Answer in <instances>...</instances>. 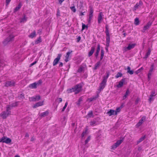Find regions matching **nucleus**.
Returning a JSON list of instances; mask_svg holds the SVG:
<instances>
[{
    "mask_svg": "<svg viewBox=\"0 0 157 157\" xmlns=\"http://www.w3.org/2000/svg\"><path fill=\"white\" fill-rule=\"evenodd\" d=\"M11 108L10 106H7L6 111H4L0 114V116L3 119H6L9 115H10Z\"/></svg>",
    "mask_w": 157,
    "mask_h": 157,
    "instance_id": "obj_1",
    "label": "nucleus"
},
{
    "mask_svg": "<svg viewBox=\"0 0 157 157\" xmlns=\"http://www.w3.org/2000/svg\"><path fill=\"white\" fill-rule=\"evenodd\" d=\"M82 86L81 84H78L72 88L71 90V92H74L75 94H77L79 92L82 90Z\"/></svg>",
    "mask_w": 157,
    "mask_h": 157,
    "instance_id": "obj_2",
    "label": "nucleus"
},
{
    "mask_svg": "<svg viewBox=\"0 0 157 157\" xmlns=\"http://www.w3.org/2000/svg\"><path fill=\"white\" fill-rule=\"evenodd\" d=\"M42 83V81L41 80H39L36 82L30 84L29 87L31 89H36L37 86L40 85Z\"/></svg>",
    "mask_w": 157,
    "mask_h": 157,
    "instance_id": "obj_3",
    "label": "nucleus"
},
{
    "mask_svg": "<svg viewBox=\"0 0 157 157\" xmlns=\"http://www.w3.org/2000/svg\"><path fill=\"white\" fill-rule=\"evenodd\" d=\"M135 45L136 44H129L128 47H125L123 48V50L124 52L129 50L135 47Z\"/></svg>",
    "mask_w": 157,
    "mask_h": 157,
    "instance_id": "obj_4",
    "label": "nucleus"
},
{
    "mask_svg": "<svg viewBox=\"0 0 157 157\" xmlns=\"http://www.w3.org/2000/svg\"><path fill=\"white\" fill-rule=\"evenodd\" d=\"M14 36L12 35H10L8 37L5 39L3 42L4 45L7 44L8 43L11 41L14 38Z\"/></svg>",
    "mask_w": 157,
    "mask_h": 157,
    "instance_id": "obj_5",
    "label": "nucleus"
},
{
    "mask_svg": "<svg viewBox=\"0 0 157 157\" xmlns=\"http://www.w3.org/2000/svg\"><path fill=\"white\" fill-rule=\"evenodd\" d=\"M62 56L61 54H58L57 57L54 59L53 63V66L56 65L59 62L60 58Z\"/></svg>",
    "mask_w": 157,
    "mask_h": 157,
    "instance_id": "obj_6",
    "label": "nucleus"
},
{
    "mask_svg": "<svg viewBox=\"0 0 157 157\" xmlns=\"http://www.w3.org/2000/svg\"><path fill=\"white\" fill-rule=\"evenodd\" d=\"M93 12L94 10L93 8L92 7H90V9L89 18L88 21V22L89 23H90V21L93 17Z\"/></svg>",
    "mask_w": 157,
    "mask_h": 157,
    "instance_id": "obj_7",
    "label": "nucleus"
},
{
    "mask_svg": "<svg viewBox=\"0 0 157 157\" xmlns=\"http://www.w3.org/2000/svg\"><path fill=\"white\" fill-rule=\"evenodd\" d=\"M145 119L146 117H142L141 119L140 120L139 122L136 125V128H138L139 126H140L145 121Z\"/></svg>",
    "mask_w": 157,
    "mask_h": 157,
    "instance_id": "obj_8",
    "label": "nucleus"
},
{
    "mask_svg": "<svg viewBox=\"0 0 157 157\" xmlns=\"http://www.w3.org/2000/svg\"><path fill=\"white\" fill-rule=\"evenodd\" d=\"M122 140L117 141L112 146V149H114L118 146L122 142Z\"/></svg>",
    "mask_w": 157,
    "mask_h": 157,
    "instance_id": "obj_9",
    "label": "nucleus"
},
{
    "mask_svg": "<svg viewBox=\"0 0 157 157\" xmlns=\"http://www.w3.org/2000/svg\"><path fill=\"white\" fill-rule=\"evenodd\" d=\"M15 84V82L13 81H8L6 82L5 86L6 87L14 86Z\"/></svg>",
    "mask_w": 157,
    "mask_h": 157,
    "instance_id": "obj_10",
    "label": "nucleus"
},
{
    "mask_svg": "<svg viewBox=\"0 0 157 157\" xmlns=\"http://www.w3.org/2000/svg\"><path fill=\"white\" fill-rule=\"evenodd\" d=\"M152 24V22L151 21L148 22L143 28V32H144L146 30L148 29Z\"/></svg>",
    "mask_w": 157,
    "mask_h": 157,
    "instance_id": "obj_11",
    "label": "nucleus"
},
{
    "mask_svg": "<svg viewBox=\"0 0 157 157\" xmlns=\"http://www.w3.org/2000/svg\"><path fill=\"white\" fill-rule=\"evenodd\" d=\"M106 82L107 81L103 79L102 82L100 84V90H103L104 88L106 85Z\"/></svg>",
    "mask_w": 157,
    "mask_h": 157,
    "instance_id": "obj_12",
    "label": "nucleus"
},
{
    "mask_svg": "<svg viewBox=\"0 0 157 157\" xmlns=\"http://www.w3.org/2000/svg\"><path fill=\"white\" fill-rule=\"evenodd\" d=\"M154 66L153 64L151 65V67L148 74V78L149 80L151 78V77L152 75V72L153 71L154 69Z\"/></svg>",
    "mask_w": 157,
    "mask_h": 157,
    "instance_id": "obj_13",
    "label": "nucleus"
},
{
    "mask_svg": "<svg viewBox=\"0 0 157 157\" xmlns=\"http://www.w3.org/2000/svg\"><path fill=\"white\" fill-rule=\"evenodd\" d=\"M40 99V96L39 95H36L35 97H33L29 98V101H38Z\"/></svg>",
    "mask_w": 157,
    "mask_h": 157,
    "instance_id": "obj_14",
    "label": "nucleus"
},
{
    "mask_svg": "<svg viewBox=\"0 0 157 157\" xmlns=\"http://www.w3.org/2000/svg\"><path fill=\"white\" fill-rule=\"evenodd\" d=\"M2 142L6 144H9L11 142V140L9 138H2Z\"/></svg>",
    "mask_w": 157,
    "mask_h": 157,
    "instance_id": "obj_15",
    "label": "nucleus"
},
{
    "mask_svg": "<svg viewBox=\"0 0 157 157\" xmlns=\"http://www.w3.org/2000/svg\"><path fill=\"white\" fill-rule=\"evenodd\" d=\"M125 78H123L119 82L117 86L118 88L121 87L123 85L124 83L125 82Z\"/></svg>",
    "mask_w": 157,
    "mask_h": 157,
    "instance_id": "obj_16",
    "label": "nucleus"
},
{
    "mask_svg": "<svg viewBox=\"0 0 157 157\" xmlns=\"http://www.w3.org/2000/svg\"><path fill=\"white\" fill-rule=\"evenodd\" d=\"M107 114H108L109 116H111L112 115H117V113L113 110L110 109L109 111L107 113Z\"/></svg>",
    "mask_w": 157,
    "mask_h": 157,
    "instance_id": "obj_17",
    "label": "nucleus"
},
{
    "mask_svg": "<svg viewBox=\"0 0 157 157\" xmlns=\"http://www.w3.org/2000/svg\"><path fill=\"white\" fill-rule=\"evenodd\" d=\"M102 15V12H100L98 15V23L99 24L103 20Z\"/></svg>",
    "mask_w": 157,
    "mask_h": 157,
    "instance_id": "obj_18",
    "label": "nucleus"
},
{
    "mask_svg": "<svg viewBox=\"0 0 157 157\" xmlns=\"http://www.w3.org/2000/svg\"><path fill=\"white\" fill-rule=\"evenodd\" d=\"M43 101L38 102L33 105V108H35L39 106H42L43 105Z\"/></svg>",
    "mask_w": 157,
    "mask_h": 157,
    "instance_id": "obj_19",
    "label": "nucleus"
},
{
    "mask_svg": "<svg viewBox=\"0 0 157 157\" xmlns=\"http://www.w3.org/2000/svg\"><path fill=\"white\" fill-rule=\"evenodd\" d=\"M106 44L107 46H109L110 43V36L109 34H106Z\"/></svg>",
    "mask_w": 157,
    "mask_h": 157,
    "instance_id": "obj_20",
    "label": "nucleus"
},
{
    "mask_svg": "<svg viewBox=\"0 0 157 157\" xmlns=\"http://www.w3.org/2000/svg\"><path fill=\"white\" fill-rule=\"evenodd\" d=\"M95 50V47L94 46H93L91 47V49L90 51L88 53V56L90 57L91 56L94 52V50Z\"/></svg>",
    "mask_w": 157,
    "mask_h": 157,
    "instance_id": "obj_21",
    "label": "nucleus"
},
{
    "mask_svg": "<svg viewBox=\"0 0 157 157\" xmlns=\"http://www.w3.org/2000/svg\"><path fill=\"white\" fill-rule=\"evenodd\" d=\"M130 93V91H129V89H128L127 90L125 94L123 96V100H124L125 98H126Z\"/></svg>",
    "mask_w": 157,
    "mask_h": 157,
    "instance_id": "obj_22",
    "label": "nucleus"
},
{
    "mask_svg": "<svg viewBox=\"0 0 157 157\" xmlns=\"http://www.w3.org/2000/svg\"><path fill=\"white\" fill-rule=\"evenodd\" d=\"M142 4V2L141 1H140L139 3H137L134 6V10H136L137 8H138L139 6H141Z\"/></svg>",
    "mask_w": 157,
    "mask_h": 157,
    "instance_id": "obj_23",
    "label": "nucleus"
},
{
    "mask_svg": "<svg viewBox=\"0 0 157 157\" xmlns=\"http://www.w3.org/2000/svg\"><path fill=\"white\" fill-rule=\"evenodd\" d=\"M130 67L128 66L127 67V73H129L130 75H132L134 73V71L133 70H131Z\"/></svg>",
    "mask_w": 157,
    "mask_h": 157,
    "instance_id": "obj_24",
    "label": "nucleus"
},
{
    "mask_svg": "<svg viewBox=\"0 0 157 157\" xmlns=\"http://www.w3.org/2000/svg\"><path fill=\"white\" fill-rule=\"evenodd\" d=\"M101 65L100 61H98L95 65V67L94 68V70L97 69Z\"/></svg>",
    "mask_w": 157,
    "mask_h": 157,
    "instance_id": "obj_25",
    "label": "nucleus"
},
{
    "mask_svg": "<svg viewBox=\"0 0 157 157\" xmlns=\"http://www.w3.org/2000/svg\"><path fill=\"white\" fill-rule=\"evenodd\" d=\"M22 6L21 4V3H19L16 7H15L14 10V12H16Z\"/></svg>",
    "mask_w": 157,
    "mask_h": 157,
    "instance_id": "obj_26",
    "label": "nucleus"
},
{
    "mask_svg": "<svg viewBox=\"0 0 157 157\" xmlns=\"http://www.w3.org/2000/svg\"><path fill=\"white\" fill-rule=\"evenodd\" d=\"M48 111H46L42 113H41L40 116L41 117H45L48 115Z\"/></svg>",
    "mask_w": 157,
    "mask_h": 157,
    "instance_id": "obj_27",
    "label": "nucleus"
},
{
    "mask_svg": "<svg viewBox=\"0 0 157 157\" xmlns=\"http://www.w3.org/2000/svg\"><path fill=\"white\" fill-rule=\"evenodd\" d=\"M86 117L87 118H90L91 117H93V112L92 111H90L87 114V115L86 116Z\"/></svg>",
    "mask_w": 157,
    "mask_h": 157,
    "instance_id": "obj_28",
    "label": "nucleus"
},
{
    "mask_svg": "<svg viewBox=\"0 0 157 157\" xmlns=\"http://www.w3.org/2000/svg\"><path fill=\"white\" fill-rule=\"evenodd\" d=\"M36 36V32L35 31H34L30 35H29V36L30 38H33L34 37H35Z\"/></svg>",
    "mask_w": 157,
    "mask_h": 157,
    "instance_id": "obj_29",
    "label": "nucleus"
},
{
    "mask_svg": "<svg viewBox=\"0 0 157 157\" xmlns=\"http://www.w3.org/2000/svg\"><path fill=\"white\" fill-rule=\"evenodd\" d=\"M18 105V102H16L14 103H13L11 104L10 105H8L7 106H10L11 109L13 107H15L17 106Z\"/></svg>",
    "mask_w": 157,
    "mask_h": 157,
    "instance_id": "obj_30",
    "label": "nucleus"
},
{
    "mask_svg": "<svg viewBox=\"0 0 157 157\" xmlns=\"http://www.w3.org/2000/svg\"><path fill=\"white\" fill-rule=\"evenodd\" d=\"M134 24L136 25H138L139 24V21L138 18H136L135 20Z\"/></svg>",
    "mask_w": 157,
    "mask_h": 157,
    "instance_id": "obj_31",
    "label": "nucleus"
},
{
    "mask_svg": "<svg viewBox=\"0 0 157 157\" xmlns=\"http://www.w3.org/2000/svg\"><path fill=\"white\" fill-rule=\"evenodd\" d=\"M145 138V136L141 137L139 140L137 141V143L138 144L141 141H143Z\"/></svg>",
    "mask_w": 157,
    "mask_h": 157,
    "instance_id": "obj_32",
    "label": "nucleus"
},
{
    "mask_svg": "<svg viewBox=\"0 0 157 157\" xmlns=\"http://www.w3.org/2000/svg\"><path fill=\"white\" fill-rule=\"evenodd\" d=\"M122 76V74L120 72H118L117 75L115 76V77L116 78H117L120 77H121Z\"/></svg>",
    "mask_w": 157,
    "mask_h": 157,
    "instance_id": "obj_33",
    "label": "nucleus"
},
{
    "mask_svg": "<svg viewBox=\"0 0 157 157\" xmlns=\"http://www.w3.org/2000/svg\"><path fill=\"white\" fill-rule=\"evenodd\" d=\"M151 51L150 49H149L148 51L146 53L144 58H147L150 55Z\"/></svg>",
    "mask_w": 157,
    "mask_h": 157,
    "instance_id": "obj_34",
    "label": "nucleus"
},
{
    "mask_svg": "<svg viewBox=\"0 0 157 157\" xmlns=\"http://www.w3.org/2000/svg\"><path fill=\"white\" fill-rule=\"evenodd\" d=\"M104 55V51L103 49L101 50V56L100 57V60L102 59Z\"/></svg>",
    "mask_w": 157,
    "mask_h": 157,
    "instance_id": "obj_35",
    "label": "nucleus"
},
{
    "mask_svg": "<svg viewBox=\"0 0 157 157\" xmlns=\"http://www.w3.org/2000/svg\"><path fill=\"white\" fill-rule=\"evenodd\" d=\"M106 74H107L106 76H104L103 77V79L107 81V79L109 75V72H107L106 73Z\"/></svg>",
    "mask_w": 157,
    "mask_h": 157,
    "instance_id": "obj_36",
    "label": "nucleus"
},
{
    "mask_svg": "<svg viewBox=\"0 0 157 157\" xmlns=\"http://www.w3.org/2000/svg\"><path fill=\"white\" fill-rule=\"evenodd\" d=\"M143 70V68L142 67L139 69H138L137 71H136L135 72V73H136V74H137L139 73H140L141 71H142Z\"/></svg>",
    "mask_w": 157,
    "mask_h": 157,
    "instance_id": "obj_37",
    "label": "nucleus"
},
{
    "mask_svg": "<svg viewBox=\"0 0 157 157\" xmlns=\"http://www.w3.org/2000/svg\"><path fill=\"white\" fill-rule=\"evenodd\" d=\"M100 45L99 44H98L97 46V50H96V52H95L96 53H97L99 54V53L100 51Z\"/></svg>",
    "mask_w": 157,
    "mask_h": 157,
    "instance_id": "obj_38",
    "label": "nucleus"
},
{
    "mask_svg": "<svg viewBox=\"0 0 157 157\" xmlns=\"http://www.w3.org/2000/svg\"><path fill=\"white\" fill-rule=\"evenodd\" d=\"M72 52V51L67 52L65 56V58H69V56L71 53Z\"/></svg>",
    "mask_w": 157,
    "mask_h": 157,
    "instance_id": "obj_39",
    "label": "nucleus"
},
{
    "mask_svg": "<svg viewBox=\"0 0 157 157\" xmlns=\"http://www.w3.org/2000/svg\"><path fill=\"white\" fill-rule=\"evenodd\" d=\"M105 33H106V34H109V31L108 29V26L107 25H106L105 26Z\"/></svg>",
    "mask_w": 157,
    "mask_h": 157,
    "instance_id": "obj_40",
    "label": "nucleus"
},
{
    "mask_svg": "<svg viewBox=\"0 0 157 157\" xmlns=\"http://www.w3.org/2000/svg\"><path fill=\"white\" fill-rule=\"evenodd\" d=\"M67 105H68V102H66L65 104V105L64 106L63 108V109L62 110V112H63L64 111V110L66 109V107H67Z\"/></svg>",
    "mask_w": 157,
    "mask_h": 157,
    "instance_id": "obj_41",
    "label": "nucleus"
},
{
    "mask_svg": "<svg viewBox=\"0 0 157 157\" xmlns=\"http://www.w3.org/2000/svg\"><path fill=\"white\" fill-rule=\"evenodd\" d=\"M90 136H88L87 139L85 140V144H86L87 143L89 142V141L90 140Z\"/></svg>",
    "mask_w": 157,
    "mask_h": 157,
    "instance_id": "obj_42",
    "label": "nucleus"
},
{
    "mask_svg": "<svg viewBox=\"0 0 157 157\" xmlns=\"http://www.w3.org/2000/svg\"><path fill=\"white\" fill-rule=\"evenodd\" d=\"M26 18L25 17V16H24V17L23 18H22L21 21V22H25V21H26Z\"/></svg>",
    "mask_w": 157,
    "mask_h": 157,
    "instance_id": "obj_43",
    "label": "nucleus"
},
{
    "mask_svg": "<svg viewBox=\"0 0 157 157\" xmlns=\"http://www.w3.org/2000/svg\"><path fill=\"white\" fill-rule=\"evenodd\" d=\"M90 125L91 126H94L96 123V121H90Z\"/></svg>",
    "mask_w": 157,
    "mask_h": 157,
    "instance_id": "obj_44",
    "label": "nucleus"
},
{
    "mask_svg": "<svg viewBox=\"0 0 157 157\" xmlns=\"http://www.w3.org/2000/svg\"><path fill=\"white\" fill-rule=\"evenodd\" d=\"M87 130H86L84 132H83L82 134V136L83 137L86 134Z\"/></svg>",
    "mask_w": 157,
    "mask_h": 157,
    "instance_id": "obj_45",
    "label": "nucleus"
},
{
    "mask_svg": "<svg viewBox=\"0 0 157 157\" xmlns=\"http://www.w3.org/2000/svg\"><path fill=\"white\" fill-rule=\"evenodd\" d=\"M156 94H155V91H153L151 93V94L150 95L151 96H152L153 97L155 96Z\"/></svg>",
    "mask_w": 157,
    "mask_h": 157,
    "instance_id": "obj_46",
    "label": "nucleus"
},
{
    "mask_svg": "<svg viewBox=\"0 0 157 157\" xmlns=\"http://www.w3.org/2000/svg\"><path fill=\"white\" fill-rule=\"evenodd\" d=\"M71 10L74 12H76V9L74 6H72L71 7Z\"/></svg>",
    "mask_w": 157,
    "mask_h": 157,
    "instance_id": "obj_47",
    "label": "nucleus"
},
{
    "mask_svg": "<svg viewBox=\"0 0 157 157\" xmlns=\"http://www.w3.org/2000/svg\"><path fill=\"white\" fill-rule=\"evenodd\" d=\"M140 100V98H137L136 99L135 101V104H137L138 103V102Z\"/></svg>",
    "mask_w": 157,
    "mask_h": 157,
    "instance_id": "obj_48",
    "label": "nucleus"
},
{
    "mask_svg": "<svg viewBox=\"0 0 157 157\" xmlns=\"http://www.w3.org/2000/svg\"><path fill=\"white\" fill-rule=\"evenodd\" d=\"M82 30H83L84 29H85L86 27L87 28V27L85 25V24H84L83 23H82Z\"/></svg>",
    "mask_w": 157,
    "mask_h": 157,
    "instance_id": "obj_49",
    "label": "nucleus"
},
{
    "mask_svg": "<svg viewBox=\"0 0 157 157\" xmlns=\"http://www.w3.org/2000/svg\"><path fill=\"white\" fill-rule=\"evenodd\" d=\"M153 97L150 95V98H149V101L150 102H151L152 101H153Z\"/></svg>",
    "mask_w": 157,
    "mask_h": 157,
    "instance_id": "obj_50",
    "label": "nucleus"
},
{
    "mask_svg": "<svg viewBox=\"0 0 157 157\" xmlns=\"http://www.w3.org/2000/svg\"><path fill=\"white\" fill-rule=\"evenodd\" d=\"M83 68L82 67H80L78 70V72H81L83 70Z\"/></svg>",
    "mask_w": 157,
    "mask_h": 157,
    "instance_id": "obj_51",
    "label": "nucleus"
},
{
    "mask_svg": "<svg viewBox=\"0 0 157 157\" xmlns=\"http://www.w3.org/2000/svg\"><path fill=\"white\" fill-rule=\"evenodd\" d=\"M41 42V39L39 38L36 41V44H38Z\"/></svg>",
    "mask_w": 157,
    "mask_h": 157,
    "instance_id": "obj_52",
    "label": "nucleus"
},
{
    "mask_svg": "<svg viewBox=\"0 0 157 157\" xmlns=\"http://www.w3.org/2000/svg\"><path fill=\"white\" fill-rule=\"evenodd\" d=\"M11 0H6V5L7 6Z\"/></svg>",
    "mask_w": 157,
    "mask_h": 157,
    "instance_id": "obj_53",
    "label": "nucleus"
},
{
    "mask_svg": "<svg viewBox=\"0 0 157 157\" xmlns=\"http://www.w3.org/2000/svg\"><path fill=\"white\" fill-rule=\"evenodd\" d=\"M96 97H93V98H90V101H93L94 100H95L96 99Z\"/></svg>",
    "mask_w": 157,
    "mask_h": 157,
    "instance_id": "obj_54",
    "label": "nucleus"
},
{
    "mask_svg": "<svg viewBox=\"0 0 157 157\" xmlns=\"http://www.w3.org/2000/svg\"><path fill=\"white\" fill-rule=\"evenodd\" d=\"M120 110H121L120 108H118L116 109V110L115 111L116 112V113H117L120 112Z\"/></svg>",
    "mask_w": 157,
    "mask_h": 157,
    "instance_id": "obj_55",
    "label": "nucleus"
},
{
    "mask_svg": "<svg viewBox=\"0 0 157 157\" xmlns=\"http://www.w3.org/2000/svg\"><path fill=\"white\" fill-rule=\"evenodd\" d=\"M37 63V61H36L35 62H34L33 63H32L30 65V67H31L33 66V65H34V64H36Z\"/></svg>",
    "mask_w": 157,
    "mask_h": 157,
    "instance_id": "obj_56",
    "label": "nucleus"
},
{
    "mask_svg": "<svg viewBox=\"0 0 157 157\" xmlns=\"http://www.w3.org/2000/svg\"><path fill=\"white\" fill-rule=\"evenodd\" d=\"M35 140V138H34L33 137H32L30 140L31 141H33Z\"/></svg>",
    "mask_w": 157,
    "mask_h": 157,
    "instance_id": "obj_57",
    "label": "nucleus"
},
{
    "mask_svg": "<svg viewBox=\"0 0 157 157\" xmlns=\"http://www.w3.org/2000/svg\"><path fill=\"white\" fill-rule=\"evenodd\" d=\"M63 66V63H62V62H60V63H59V67H62Z\"/></svg>",
    "mask_w": 157,
    "mask_h": 157,
    "instance_id": "obj_58",
    "label": "nucleus"
},
{
    "mask_svg": "<svg viewBox=\"0 0 157 157\" xmlns=\"http://www.w3.org/2000/svg\"><path fill=\"white\" fill-rule=\"evenodd\" d=\"M64 0H59V2L60 4L64 1Z\"/></svg>",
    "mask_w": 157,
    "mask_h": 157,
    "instance_id": "obj_59",
    "label": "nucleus"
},
{
    "mask_svg": "<svg viewBox=\"0 0 157 157\" xmlns=\"http://www.w3.org/2000/svg\"><path fill=\"white\" fill-rule=\"evenodd\" d=\"M78 101V102H81V101H82V97H80Z\"/></svg>",
    "mask_w": 157,
    "mask_h": 157,
    "instance_id": "obj_60",
    "label": "nucleus"
},
{
    "mask_svg": "<svg viewBox=\"0 0 157 157\" xmlns=\"http://www.w3.org/2000/svg\"><path fill=\"white\" fill-rule=\"evenodd\" d=\"M106 47L105 48V50H106L107 52H108V48L109 46H107V44H106Z\"/></svg>",
    "mask_w": 157,
    "mask_h": 157,
    "instance_id": "obj_61",
    "label": "nucleus"
},
{
    "mask_svg": "<svg viewBox=\"0 0 157 157\" xmlns=\"http://www.w3.org/2000/svg\"><path fill=\"white\" fill-rule=\"evenodd\" d=\"M20 97L22 98H24V95L23 94H21L20 96Z\"/></svg>",
    "mask_w": 157,
    "mask_h": 157,
    "instance_id": "obj_62",
    "label": "nucleus"
},
{
    "mask_svg": "<svg viewBox=\"0 0 157 157\" xmlns=\"http://www.w3.org/2000/svg\"><path fill=\"white\" fill-rule=\"evenodd\" d=\"M58 100L59 102H62V100L61 98H58Z\"/></svg>",
    "mask_w": 157,
    "mask_h": 157,
    "instance_id": "obj_63",
    "label": "nucleus"
},
{
    "mask_svg": "<svg viewBox=\"0 0 157 157\" xmlns=\"http://www.w3.org/2000/svg\"><path fill=\"white\" fill-rule=\"evenodd\" d=\"M98 55V54L97 53H95V56L96 57H97Z\"/></svg>",
    "mask_w": 157,
    "mask_h": 157,
    "instance_id": "obj_64",
    "label": "nucleus"
}]
</instances>
